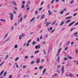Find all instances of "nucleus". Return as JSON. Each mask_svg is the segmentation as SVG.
Instances as JSON below:
<instances>
[{
  "label": "nucleus",
  "instance_id": "f257e3e1",
  "mask_svg": "<svg viewBox=\"0 0 78 78\" xmlns=\"http://www.w3.org/2000/svg\"><path fill=\"white\" fill-rule=\"evenodd\" d=\"M41 48V45L39 44L38 45H36L35 47V48L37 49V48Z\"/></svg>",
  "mask_w": 78,
  "mask_h": 78
},
{
  "label": "nucleus",
  "instance_id": "f03ea898",
  "mask_svg": "<svg viewBox=\"0 0 78 78\" xmlns=\"http://www.w3.org/2000/svg\"><path fill=\"white\" fill-rule=\"evenodd\" d=\"M64 67L63 66H62V73H64Z\"/></svg>",
  "mask_w": 78,
  "mask_h": 78
},
{
  "label": "nucleus",
  "instance_id": "7ed1b4c3",
  "mask_svg": "<svg viewBox=\"0 0 78 78\" xmlns=\"http://www.w3.org/2000/svg\"><path fill=\"white\" fill-rule=\"evenodd\" d=\"M50 23H51L50 22H48V21L46 22V27H48V25H49V24H50Z\"/></svg>",
  "mask_w": 78,
  "mask_h": 78
},
{
  "label": "nucleus",
  "instance_id": "20e7f679",
  "mask_svg": "<svg viewBox=\"0 0 78 78\" xmlns=\"http://www.w3.org/2000/svg\"><path fill=\"white\" fill-rule=\"evenodd\" d=\"M75 21H73L72 23H70L68 27H71V26H72L73 23H75Z\"/></svg>",
  "mask_w": 78,
  "mask_h": 78
},
{
  "label": "nucleus",
  "instance_id": "39448f33",
  "mask_svg": "<svg viewBox=\"0 0 78 78\" xmlns=\"http://www.w3.org/2000/svg\"><path fill=\"white\" fill-rule=\"evenodd\" d=\"M72 18V16H67L66 17V20H68V19H71V18Z\"/></svg>",
  "mask_w": 78,
  "mask_h": 78
},
{
  "label": "nucleus",
  "instance_id": "423d86ee",
  "mask_svg": "<svg viewBox=\"0 0 78 78\" xmlns=\"http://www.w3.org/2000/svg\"><path fill=\"white\" fill-rule=\"evenodd\" d=\"M57 62H59V61L60 60V57H59V56H58V58L57 59Z\"/></svg>",
  "mask_w": 78,
  "mask_h": 78
},
{
  "label": "nucleus",
  "instance_id": "0eeeda50",
  "mask_svg": "<svg viewBox=\"0 0 78 78\" xmlns=\"http://www.w3.org/2000/svg\"><path fill=\"white\" fill-rule=\"evenodd\" d=\"M46 71V68H45L43 71V73L42 74V75H44V73H45Z\"/></svg>",
  "mask_w": 78,
  "mask_h": 78
},
{
  "label": "nucleus",
  "instance_id": "6e6552de",
  "mask_svg": "<svg viewBox=\"0 0 78 78\" xmlns=\"http://www.w3.org/2000/svg\"><path fill=\"white\" fill-rule=\"evenodd\" d=\"M40 59H38L37 60V64H39L40 62Z\"/></svg>",
  "mask_w": 78,
  "mask_h": 78
},
{
  "label": "nucleus",
  "instance_id": "1a4fd4ad",
  "mask_svg": "<svg viewBox=\"0 0 78 78\" xmlns=\"http://www.w3.org/2000/svg\"><path fill=\"white\" fill-rule=\"evenodd\" d=\"M77 34H78V32H76L74 34V36H75L76 37H78V35H77Z\"/></svg>",
  "mask_w": 78,
  "mask_h": 78
},
{
  "label": "nucleus",
  "instance_id": "9d476101",
  "mask_svg": "<svg viewBox=\"0 0 78 78\" xmlns=\"http://www.w3.org/2000/svg\"><path fill=\"white\" fill-rule=\"evenodd\" d=\"M64 21L62 22L60 24V26H62L63 25H64Z\"/></svg>",
  "mask_w": 78,
  "mask_h": 78
},
{
  "label": "nucleus",
  "instance_id": "9b49d317",
  "mask_svg": "<svg viewBox=\"0 0 78 78\" xmlns=\"http://www.w3.org/2000/svg\"><path fill=\"white\" fill-rule=\"evenodd\" d=\"M43 53L44 54V55H46V52L45 51V49H43Z\"/></svg>",
  "mask_w": 78,
  "mask_h": 78
},
{
  "label": "nucleus",
  "instance_id": "f8f14e48",
  "mask_svg": "<svg viewBox=\"0 0 78 78\" xmlns=\"http://www.w3.org/2000/svg\"><path fill=\"white\" fill-rule=\"evenodd\" d=\"M39 50H37L35 51L34 53L36 54V53H39Z\"/></svg>",
  "mask_w": 78,
  "mask_h": 78
},
{
  "label": "nucleus",
  "instance_id": "ddd939ff",
  "mask_svg": "<svg viewBox=\"0 0 78 78\" xmlns=\"http://www.w3.org/2000/svg\"><path fill=\"white\" fill-rule=\"evenodd\" d=\"M70 21H71V20H67L66 21V23H69V22H70Z\"/></svg>",
  "mask_w": 78,
  "mask_h": 78
},
{
  "label": "nucleus",
  "instance_id": "4468645a",
  "mask_svg": "<svg viewBox=\"0 0 78 78\" xmlns=\"http://www.w3.org/2000/svg\"><path fill=\"white\" fill-rule=\"evenodd\" d=\"M48 13H49V16H50V15H51V14H52V13L50 12V11L49 10L48 11Z\"/></svg>",
  "mask_w": 78,
  "mask_h": 78
},
{
  "label": "nucleus",
  "instance_id": "2eb2a0df",
  "mask_svg": "<svg viewBox=\"0 0 78 78\" xmlns=\"http://www.w3.org/2000/svg\"><path fill=\"white\" fill-rule=\"evenodd\" d=\"M51 49V48H50V47H49V49H48V54H49V53L50 52V51Z\"/></svg>",
  "mask_w": 78,
  "mask_h": 78
},
{
  "label": "nucleus",
  "instance_id": "dca6fc26",
  "mask_svg": "<svg viewBox=\"0 0 78 78\" xmlns=\"http://www.w3.org/2000/svg\"><path fill=\"white\" fill-rule=\"evenodd\" d=\"M35 20V17H34V18L31 19V20L30 21V22H32L33 21H34Z\"/></svg>",
  "mask_w": 78,
  "mask_h": 78
},
{
  "label": "nucleus",
  "instance_id": "f3484780",
  "mask_svg": "<svg viewBox=\"0 0 78 78\" xmlns=\"http://www.w3.org/2000/svg\"><path fill=\"white\" fill-rule=\"evenodd\" d=\"M43 68H44V66H40L39 69L42 70V69H43Z\"/></svg>",
  "mask_w": 78,
  "mask_h": 78
},
{
  "label": "nucleus",
  "instance_id": "a211bd4d",
  "mask_svg": "<svg viewBox=\"0 0 78 78\" xmlns=\"http://www.w3.org/2000/svg\"><path fill=\"white\" fill-rule=\"evenodd\" d=\"M25 8V5L24 4H23L21 6V8L22 9H23Z\"/></svg>",
  "mask_w": 78,
  "mask_h": 78
},
{
  "label": "nucleus",
  "instance_id": "6ab92c4d",
  "mask_svg": "<svg viewBox=\"0 0 78 78\" xmlns=\"http://www.w3.org/2000/svg\"><path fill=\"white\" fill-rule=\"evenodd\" d=\"M36 41H33L32 43V45H36Z\"/></svg>",
  "mask_w": 78,
  "mask_h": 78
},
{
  "label": "nucleus",
  "instance_id": "aec40b11",
  "mask_svg": "<svg viewBox=\"0 0 78 78\" xmlns=\"http://www.w3.org/2000/svg\"><path fill=\"white\" fill-rule=\"evenodd\" d=\"M45 16V15H43L42 16L41 18L42 19H44V18Z\"/></svg>",
  "mask_w": 78,
  "mask_h": 78
},
{
  "label": "nucleus",
  "instance_id": "412c9836",
  "mask_svg": "<svg viewBox=\"0 0 78 78\" xmlns=\"http://www.w3.org/2000/svg\"><path fill=\"white\" fill-rule=\"evenodd\" d=\"M3 72H4V71H2L1 72V73L0 74V76H1L2 75V74H3Z\"/></svg>",
  "mask_w": 78,
  "mask_h": 78
},
{
  "label": "nucleus",
  "instance_id": "4be33fe9",
  "mask_svg": "<svg viewBox=\"0 0 78 78\" xmlns=\"http://www.w3.org/2000/svg\"><path fill=\"white\" fill-rule=\"evenodd\" d=\"M6 73H7V72L5 71V73H4V76H5L6 75Z\"/></svg>",
  "mask_w": 78,
  "mask_h": 78
},
{
  "label": "nucleus",
  "instance_id": "5701e85b",
  "mask_svg": "<svg viewBox=\"0 0 78 78\" xmlns=\"http://www.w3.org/2000/svg\"><path fill=\"white\" fill-rule=\"evenodd\" d=\"M13 3L14 5H15V6H17V4H16V2H15V1H13Z\"/></svg>",
  "mask_w": 78,
  "mask_h": 78
},
{
  "label": "nucleus",
  "instance_id": "b1692460",
  "mask_svg": "<svg viewBox=\"0 0 78 78\" xmlns=\"http://www.w3.org/2000/svg\"><path fill=\"white\" fill-rule=\"evenodd\" d=\"M74 62L76 63V64H78V61H74Z\"/></svg>",
  "mask_w": 78,
  "mask_h": 78
},
{
  "label": "nucleus",
  "instance_id": "393cba45",
  "mask_svg": "<svg viewBox=\"0 0 78 78\" xmlns=\"http://www.w3.org/2000/svg\"><path fill=\"white\" fill-rule=\"evenodd\" d=\"M19 57H17L15 58V61H17V60H19Z\"/></svg>",
  "mask_w": 78,
  "mask_h": 78
},
{
  "label": "nucleus",
  "instance_id": "a878e982",
  "mask_svg": "<svg viewBox=\"0 0 78 78\" xmlns=\"http://www.w3.org/2000/svg\"><path fill=\"white\" fill-rule=\"evenodd\" d=\"M8 34H7L5 37H4V39H6V37H7V36H8Z\"/></svg>",
  "mask_w": 78,
  "mask_h": 78
},
{
  "label": "nucleus",
  "instance_id": "bb28decb",
  "mask_svg": "<svg viewBox=\"0 0 78 78\" xmlns=\"http://www.w3.org/2000/svg\"><path fill=\"white\" fill-rule=\"evenodd\" d=\"M9 57V55H7L6 56L5 58V59H8V58Z\"/></svg>",
  "mask_w": 78,
  "mask_h": 78
},
{
  "label": "nucleus",
  "instance_id": "cd10ccee",
  "mask_svg": "<svg viewBox=\"0 0 78 78\" xmlns=\"http://www.w3.org/2000/svg\"><path fill=\"white\" fill-rule=\"evenodd\" d=\"M4 62H5V61L1 63L0 66H2V65L4 64Z\"/></svg>",
  "mask_w": 78,
  "mask_h": 78
},
{
  "label": "nucleus",
  "instance_id": "c85d7f7f",
  "mask_svg": "<svg viewBox=\"0 0 78 78\" xmlns=\"http://www.w3.org/2000/svg\"><path fill=\"white\" fill-rule=\"evenodd\" d=\"M22 16V14H20L18 16V17L19 18H20V17H21Z\"/></svg>",
  "mask_w": 78,
  "mask_h": 78
},
{
  "label": "nucleus",
  "instance_id": "c756f323",
  "mask_svg": "<svg viewBox=\"0 0 78 78\" xmlns=\"http://www.w3.org/2000/svg\"><path fill=\"white\" fill-rule=\"evenodd\" d=\"M55 23H56V20H55L53 23H52L51 24V25H55Z\"/></svg>",
  "mask_w": 78,
  "mask_h": 78
},
{
  "label": "nucleus",
  "instance_id": "7c9ffc66",
  "mask_svg": "<svg viewBox=\"0 0 78 78\" xmlns=\"http://www.w3.org/2000/svg\"><path fill=\"white\" fill-rule=\"evenodd\" d=\"M64 13V11L63 10L61 12H60V14H63Z\"/></svg>",
  "mask_w": 78,
  "mask_h": 78
},
{
  "label": "nucleus",
  "instance_id": "2f4dec72",
  "mask_svg": "<svg viewBox=\"0 0 78 78\" xmlns=\"http://www.w3.org/2000/svg\"><path fill=\"white\" fill-rule=\"evenodd\" d=\"M68 49V47H66L65 49V51H66V50H67V49Z\"/></svg>",
  "mask_w": 78,
  "mask_h": 78
},
{
  "label": "nucleus",
  "instance_id": "473e14b6",
  "mask_svg": "<svg viewBox=\"0 0 78 78\" xmlns=\"http://www.w3.org/2000/svg\"><path fill=\"white\" fill-rule=\"evenodd\" d=\"M17 45L16 44L15 45L14 48H17Z\"/></svg>",
  "mask_w": 78,
  "mask_h": 78
},
{
  "label": "nucleus",
  "instance_id": "72a5a7b5",
  "mask_svg": "<svg viewBox=\"0 0 78 78\" xmlns=\"http://www.w3.org/2000/svg\"><path fill=\"white\" fill-rule=\"evenodd\" d=\"M75 28H72V29H71L70 30V31H73V30H75Z\"/></svg>",
  "mask_w": 78,
  "mask_h": 78
},
{
  "label": "nucleus",
  "instance_id": "f704fd0d",
  "mask_svg": "<svg viewBox=\"0 0 78 78\" xmlns=\"http://www.w3.org/2000/svg\"><path fill=\"white\" fill-rule=\"evenodd\" d=\"M34 63V61H33L31 62V64H33Z\"/></svg>",
  "mask_w": 78,
  "mask_h": 78
},
{
  "label": "nucleus",
  "instance_id": "c9c22d12",
  "mask_svg": "<svg viewBox=\"0 0 78 78\" xmlns=\"http://www.w3.org/2000/svg\"><path fill=\"white\" fill-rule=\"evenodd\" d=\"M27 58H28V56L26 55L25 57V59H27Z\"/></svg>",
  "mask_w": 78,
  "mask_h": 78
},
{
  "label": "nucleus",
  "instance_id": "e433bc0d",
  "mask_svg": "<svg viewBox=\"0 0 78 78\" xmlns=\"http://www.w3.org/2000/svg\"><path fill=\"white\" fill-rule=\"evenodd\" d=\"M22 22V17H21L20 19V22Z\"/></svg>",
  "mask_w": 78,
  "mask_h": 78
},
{
  "label": "nucleus",
  "instance_id": "4c0bfd02",
  "mask_svg": "<svg viewBox=\"0 0 78 78\" xmlns=\"http://www.w3.org/2000/svg\"><path fill=\"white\" fill-rule=\"evenodd\" d=\"M30 7L27 8V11H29V10H30Z\"/></svg>",
  "mask_w": 78,
  "mask_h": 78
},
{
  "label": "nucleus",
  "instance_id": "58836bf2",
  "mask_svg": "<svg viewBox=\"0 0 78 78\" xmlns=\"http://www.w3.org/2000/svg\"><path fill=\"white\" fill-rule=\"evenodd\" d=\"M13 17L14 16H10V19H11V20H12V19H13Z\"/></svg>",
  "mask_w": 78,
  "mask_h": 78
},
{
  "label": "nucleus",
  "instance_id": "ea45409f",
  "mask_svg": "<svg viewBox=\"0 0 78 78\" xmlns=\"http://www.w3.org/2000/svg\"><path fill=\"white\" fill-rule=\"evenodd\" d=\"M12 78V76L11 75H10L9 76V78Z\"/></svg>",
  "mask_w": 78,
  "mask_h": 78
},
{
  "label": "nucleus",
  "instance_id": "a19ab883",
  "mask_svg": "<svg viewBox=\"0 0 78 78\" xmlns=\"http://www.w3.org/2000/svg\"><path fill=\"white\" fill-rule=\"evenodd\" d=\"M68 58H67L66 57H65L64 59V60H65V61H66L67 60H68Z\"/></svg>",
  "mask_w": 78,
  "mask_h": 78
},
{
  "label": "nucleus",
  "instance_id": "79ce46f5",
  "mask_svg": "<svg viewBox=\"0 0 78 78\" xmlns=\"http://www.w3.org/2000/svg\"><path fill=\"white\" fill-rule=\"evenodd\" d=\"M38 13V11H35V14L36 15H37V13Z\"/></svg>",
  "mask_w": 78,
  "mask_h": 78
},
{
  "label": "nucleus",
  "instance_id": "37998d69",
  "mask_svg": "<svg viewBox=\"0 0 78 78\" xmlns=\"http://www.w3.org/2000/svg\"><path fill=\"white\" fill-rule=\"evenodd\" d=\"M42 9V7L40 8L39 9V11H41Z\"/></svg>",
  "mask_w": 78,
  "mask_h": 78
},
{
  "label": "nucleus",
  "instance_id": "c03bdc74",
  "mask_svg": "<svg viewBox=\"0 0 78 78\" xmlns=\"http://www.w3.org/2000/svg\"><path fill=\"white\" fill-rule=\"evenodd\" d=\"M70 42L68 41V42L67 44V45H69L70 44Z\"/></svg>",
  "mask_w": 78,
  "mask_h": 78
},
{
  "label": "nucleus",
  "instance_id": "a18cd8bd",
  "mask_svg": "<svg viewBox=\"0 0 78 78\" xmlns=\"http://www.w3.org/2000/svg\"><path fill=\"white\" fill-rule=\"evenodd\" d=\"M22 36L21 35H20V37H19V39L21 40L22 39Z\"/></svg>",
  "mask_w": 78,
  "mask_h": 78
},
{
  "label": "nucleus",
  "instance_id": "49530a36",
  "mask_svg": "<svg viewBox=\"0 0 78 78\" xmlns=\"http://www.w3.org/2000/svg\"><path fill=\"white\" fill-rule=\"evenodd\" d=\"M10 16H11L14 17V16H13V14L12 13H10Z\"/></svg>",
  "mask_w": 78,
  "mask_h": 78
},
{
  "label": "nucleus",
  "instance_id": "de8ad7c7",
  "mask_svg": "<svg viewBox=\"0 0 78 78\" xmlns=\"http://www.w3.org/2000/svg\"><path fill=\"white\" fill-rule=\"evenodd\" d=\"M57 76V75H56V74H55L54 75H53L52 76V77H53L54 76Z\"/></svg>",
  "mask_w": 78,
  "mask_h": 78
},
{
  "label": "nucleus",
  "instance_id": "09e8293b",
  "mask_svg": "<svg viewBox=\"0 0 78 78\" xmlns=\"http://www.w3.org/2000/svg\"><path fill=\"white\" fill-rule=\"evenodd\" d=\"M10 39V38H8L7 40H5V41H6V42H8V41Z\"/></svg>",
  "mask_w": 78,
  "mask_h": 78
},
{
  "label": "nucleus",
  "instance_id": "8fccbe9b",
  "mask_svg": "<svg viewBox=\"0 0 78 78\" xmlns=\"http://www.w3.org/2000/svg\"><path fill=\"white\" fill-rule=\"evenodd\" d=\"M39 17H40V16L39 15H38L37 17V19H39Z\"/></svg>",
  "mask_w": 78,
  "mask_h": 78
},
{
  "label": "nucleus",
  "instance_id": "3c124183",
  "mask_svg": "<svg viewBox=\"0 0 78 78\" xmlns=\"http://www.w3.org/2000/svg\"><path fill=\"white\" fill-rule=\"evenodd\" d=\"M61 48H60L59 49V50H58V52L59 53V52H60V51H61Z\"/></svg>",
  "mask_w": 78,
  "mask_h": 78
},
{
  "label": "nucleus",
  "instance_id": "603ef678",
  "mask_svg": "<svg viewBox=\"0 0 78 78\" xmlns=\"http://www.w3.org/2000/svg\"><path fill=\"white\" fill-rule=\"evenodd\" d=\"M55 29H53V30L51 32V33H53V32H54V31H55Z\"/></svg>",
  "mask_w": 78,
  "mask_h": 78
},
{
  "label": "nucleus",
  "instance_id": "864d4df0",
  "mask_svg": "<svg viewBox=\"0 0 78 78\" xmlns=\"http://www.w3.org/2000/svg\"><path fill=\"white\" fill-rule=\"evenodd\" d=\"M27 66H23V68H27Z\"/></svg>",
  "mask_w": 78,
  "mask_h": 78
},
{
  "label": "nucleus",
  "instance_id": "5fc2aeb1",
  "mask_svg": "<svg viewBox=\"0 0 78 78\" xmlns=\"http://www.w3.org/2000/svg\"><path fill=\"white\" fill-rule=\"evenodd\" d=\"M69 59H72V58H73L72 57H70V56L69 57Z\"/></svg>",
  "mask_w": 78,
  "mask_h": 78
},
{
  "label": "nucleus",
  "instance_id": "6e6d98bb",
  "mask_svg": "<svg viewBox=\"0 0 78 78\" xmlns=\"http://www.w3.org/2000/svg\"><path fill=\"white\" fill-rule=\"evenodd\" d=\"M73 3V1L72 0L70 3V4H72Z\"/></svg>",
  "mask_w": 78,
  "mask_h": 78
},
{
  "label": "nucleus",
  "instance_id": "4d7b16f0",
  "mask_svg": "<svg viewBox=\"0 0 78 78\" xmlns=\"http://www.w3.org/2000/svg\"><path fill=\"white\" fill-rule=\"evenodd\" d=\"M59 52H58L57 54V56H59Z\"/></svg>",
  "mask_w": 78,
  "mask_h": 78
},
{
  "label": "nucleus",
  "instance_id": "13d9d810",
  "mask_svg": "<svg viewBox=\"0 0 78 78\" xmlns=\"http://www.w3.org/2000/svg\"><path fill=\"white\" fill-rule=\"evenodd\" d=\"M14 8L15 10H17V7H14Z\"/></svg>",
  "mask_w": 78,
  "mask_h": 78
},
{
  "label": "nucleus",
  "instance_id": "bf43d9fd",
  "mask_svg": "<svg viewBox=\"0 0 78 78\" xmlns=\"http://www.w3.org/2000/svg\"><path fill=\"white\" fill-rule=\"evenodd\" d=\"M43 4H44V1H43L41 2V5H43Z\"/></svg>",
  "mask_w": 78,
  "mask_h": 78
},
{
  "label": "nucleus",
  "instance_id": "052dcab7",
  "mask_svg": "<svg viewBox=\"0 0 78 78\" xmlns=\"http://www.w3.org/2000/svg\"><path fill=\"white\" fill-rule=\"evenodd\" d=\"M61 67V65H58L57 66V68H59Z\"/></svg>",
  "mask_w": 78,
  "mask_h": 78
},
{
  "label": "nucleus",
  "instance_id": "680f3d73",
  "mask_svg": "<svg viewBox=\"0 0 78 78\" xmlns=\"http://www.w3.org/2000/svg\"><path fill=\"white\" fill-rule=\"evenodd\" d=\"M50 5H48V9H49L50 8Z\"/></svg>",
  "mask_w": 78,
  "mask_h": 78
},
{
  "label": "nucleus",
  "instance_id": "e2e57ef3",
  "mask_svg": "<svg viewBox=\"0 0 78 78\" xmlns=\"http://www.w3.org/2000/svg\"><path fill=\"white\" fill-rule=\"evenodd\" d=\"M77 25H78V22L75 24V26H76Z\"/></svg>",
  "mask_w": 78,
  "mask_h": 78
},
{
  "label": "nucleus",
  "instance_id": "0e129e2a",
  "mask_svg": "<svg viewBox=\"0 0 78 78\" xmlns=\"http://www.w3.org/2000/svg\"><path fill=\"white\" fill-rule=\"evenodd\" d=\"M73 75H72V74H69V76H71V77H72V76H73Z\"/></svg>",
  "mask_w": 78,
  "mask_h": 78
},
{
  "label": "nucleus",
  "instance_id": "69168bd1",
  "mask_svg": "<svg viewBox=\"0 0 78 78\" xmlns=\"http://www.w3.org/2000/svg\"><path fill=\"white\" fill-rule=\"evenodd\" d=\"M22 3L23 4H25V1H23Z\"/></svg>",
  "mask_w": 78,
  "mask_h": 78
},
{
  "label": "nucleus",
  "instance_id": "338daca9",
  "mask_svg": "<svg viewBox=\"0 0 78 78\" xmlns=\"http://www.w3.org/2000/svg\"><path fill=\"white\" fill-rule=\"evenodd\" d=\"M76 13H75V14H74L73 15V16H76Z\"/></svg>",
  "mask_w": 78,
  "mask_h": 78
},
{
  "label": "nucleus",
  "instance_id": "774afa93",
  "mask_svg": "<svg viewBox=\"0 0 78 78\" xmlns=\"http://www.w3.org/2000/svg\"><path fill=\"white\" fill-rule=\"evenodd\" d=\"M74 44V42L73 41H72L71 43V45H73Z\"/></svg>",
  "mask_w": 78,
  "mask_h": 78
}]
</instances>
